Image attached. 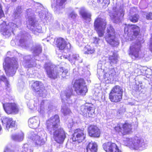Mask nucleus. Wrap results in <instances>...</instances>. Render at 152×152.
<instances>
[{
    "label": "nucleus",
    "instance_id": "6e6d98bb",
    "mask_svg": "<svg viewBox=\"0 0 152 152\" xmlns=\"http://www.w3.org/2000/svg\"><path fill=\"white\" fill-rule=\"evenodd\" d=\"M140 6V8L141 9H144V8L147 7H146V6L145 7H141V6Z\"/></svg>",
    "mask_w": 152,
    "mask_h": 152
},
{
    "label": "nucleus",
    "instance_id": "423d86ee",
    "mask_svg": "<svg viewBox=\"0 0 152 152\" xmlns=\"http://www.w3.org/2000/svg\"><path fill=\"white\" fill-rule=\"evenodd\" d=\"M144 42L143 39L140 38L137 40L135 43H132L130 47L129 54L131 55L133 58H140L146 57L145 54H142L140 48L141 44Z\"/></svg>",
    "mask_w": 152,
    "mask_h": 152
},
{
    "label": "nucleus",
    "instance_id": "0eeeda50",
    "mask_svg": "<svg viewBox=\"0 0 152 152\" xmlns=\"http://www.w3.org/2000/svg\"><path fill=\"white\" fill-rule=\"evenodd\" d=\"M140 31L139 27L135 25H126L124 27V35L126 41H131L138 37Z\"/></svg>",
    "mask_w": 152,
    "mask_h": 152
},
{
    "label": "nucleus",
    "instance_id": "f03ea898",
    "mask_svg": "<svg viewBox=\"0 0 152 152\" xmlns=\"http://www.w3.org/2000/svg\"><path fill=\"white\" fill-rule=\"evenodd\" d=\"M44 67L48 77L52 79H55L61 77L64 79H66L69 75L67 69L63 67L56 69L50 62L45 63Z\"/></svg>",
    "mask_w": 152,
    "mask_h": 152
},
{
    "label": "nucleus",
    "instance_id": "5701e85b",
    "mask_svg": "<svg viewBox=\"0 0 152 152\" xmlns=\"http://www.w3.org/2000/svg\"><path fill=\"white\" fill-rule=\"evenodd\" d=\"M85 136L86 135L83 130L77 129L74 131L72 139L73 141H77V142L80 143L84 140Z\"/></svg>",
    "mask_w": 152,
    "mask_h": 152
},
{
    "label": "nucleus",
    "instance_id": "13d9d810",
    "mask_svg": "<svg viewBox=\"0 0 152 152\" xmlns=\"http://www.w3.org/2000/svg\"><path fill=\"white\" fill-rule=\"evenodd\" d=\"M1 130H2V128H1V125H0V132H1Z\"/></svg>",
    "mask_w": 152,
    "mask_h": 152
},
{
    "label": "nucleus",
    "instance_id": "c85d7f7f",
    "mask_svg": "<svg viewBox=\"0 0 152 152\" xmlns=\"http://www.w3.org/2000/svg\"><path fill=\"white\" fill-rule=\"evenodd\" d=\"M72 89H70L61 92L60 96L62 102H65L70 98L72 94Z\"/></svg>",
    "mask_w": 152,
    "mask_h": 152
},
{
    "label": "nucleus",
    "instance_id": "c03bdc74",
    "mask_svg": "<svg viewBox=\"0 0 152 152\" xmlns=\"http://www.w3.org/2000/svg\"><path fill=\"white\" fill-rule=\"evenodd\" d=\"M99 3H104L105 6H107L110 3V0H97Z\"/></svg>",
    "mask_w": 152,
    "mask_h": 152
},
{
    "label": "nucleus",
    "instance_id": "a878e982",
    "mask_svg": "<svg viewBox=\"0 0 152 152\" xmlns=\"http://www.w3.org/2000/svg\"><path fill=\"white\" fill-rule=\"evenodd\" d=\"M67 0H56V6H54V9L55 12L57 14L62 12L63 9L64 7L65 2Z\"/></svg>",
    "mask_w": 152,
    "mask_h": 152
},
{
    "label": "nucleus",
    "instance_id": "3c124183",
    "mask_svg": "<svg viewBox=\"0 0 152 152\" xmlns=\"http://www.w3.org/2000/svg\"><path fill=\"white\" fill-rule=\"evenodd\" d=\"M32 12V10L31 9H28L27 10V12L28 15H30V14H31V13H30V12H31V13Z\"/></svg>",
    "mask_w": 152,
    "mask_h": 152
},
{
    "label": "nucleus",
    "instance_id": "7c9ffc66",
    "mask_svg": "<svg viewBox=\"0 0 152 152\" xmlns=\"http://www.w3.org/2000/svg\"><path fill=\"white\" fill-rule=\"evenodd\" d=\"M30 58V56H28L25 57L24 58L26 60L23 64L24 66L27 67H31L36 66V63H35V61L33 59L31 58V59H29V58Z\"/></svg>",
    "mask_w": 152,
    "mask_h": 152
},
{
    "label": "nucleus",
    "instance_id": "f8f14e48",
    "mask_svg": "<svg viewBox=\"0 0 152 152\" xmlns=\"http://www.w3.org/2000/svg\"><path fill=\"white\" fill-rule=\"evenodd\" d=\"M94 27L99 37H103L104 34V31L107 24L105 19L99 16L95 20Z\"/></svg>",
    "mask_w": 152,
    "mask_h": 152
},
{
    "label": "nucleus",
    "instance_id": "a18cd8bd",
    "mask_svg": "<svg viewBox=\"0 0 152 152\" xmlns=\"http://www.w3.org/2000/svg\"><path fill=\"white\" fill-rule=\"evenodd\" d=\"M77 15V14L74 11H72L69 13V17L72 19H74L76 17Z\"/></svg>",
    "mask_w": 152,
    "mask_h": 152
},
{
    "label": "nucleus",
    "instance_id": "864d4df0",
    "mask_svg": "<svg viewBox=\"0 0 152 152\" xmlns=\"http://www.w3.org/2000/svg\"><path fill=\"white\" fill-rule=\"evenodd\" d=\"M52 107V106L51 105H50L49 104L48 105V108L49 110H50L51 109V107Z\"/></svg>",
    "mask_w": 152,
    "mask_h": 152
},
{
    "label": "nucleus",
    "instance_id": "4be33fe9",
    "mask_svg": "<svg viewBox=\"0 0 152 152\" xmlns=\"http://www.w3.org/2000/svg\"><path fill=\"white\" fill-rule=\"evenodd\" d=\"M104 150L107 152H122L116 144L111 142H106L103 145Z\"/></svg>",
    "mask_w": 152,
    "mask_h": 152
},
{
    "label": "nucleus",
    "instance_id": "5fc2aeb1",
    "mask_svg": "<svg viewBox=\"0 0 152 152\" xmlns=\"http://www.w3.org/2000/svg\"><path fill=\"white\" fill-rule=\"evenodd\" d=\"M139 85H138V87H137V89H136V90L137 91H138L139 90H140V88L139 87Z\"/></svg>",
    "mask_w": 152,
    "mask_h": 152
},
{
    "label": "nucleus",
    "instance_id": "9d476101",
    "mask_svg": "<svg viewBox=\"0 0 152 152\" xmlns=\"http://www.w3.org/2000/svg\"><path fill=\"white\" fill-rule=\"evenodd\" d=\"M123 89L118 86L114 87L109 94V98L110 100L113 102H120L122 99Z\"/></svg>",
    "mask_w": 152,
    "mask_h": 152
},
{
    "label": "nucleus",
    "instance_id": "8fccbe9b",
    "mask_svg": "<svg viewBox=\"0 0 152 152\" xmlns=\"http://www.w3.org/2000/svg\"><path fill=\"white\" fill-rule=\"evenodd\" d=\"M146 18L148 20L152 19V13L150 12L148 13L146 15Z\"/></svg>",
    "mask_w": 152,
    "mask_h": 152
},
{
    "label": "nucleus",
    "instance_id": "2eb2a0df",
    "mask_svg": "<svg viewBox=\"0 0 152 152\" xmlns=\"http://www.w3.org/2000/svg\"><path fill=\"white\" fill-rule=\"evenodd\" d=\"M73 88L77 94L79 95H85L87 92L86 86L83 79L76 80L74 83Z\"/></svg>",
    "mask_w": 152,
    "mask_h": 152
},
{
    "label": "nucleus",
    "instance_id": "79ce46f5",
    "mask_svg": "<svg viewBox=\"0 0 152 152\" xmlns=\"http://www.w3.org/2000/svg\"><path fill=\"white\" fill-rule=\"evenodd\" d=\"M21 12V7H18L16 8V11L14 13V15H15V18H17L19 16V15Z\"/></svg>",
    "mask_w": 152,
    "mask_h": 152
},
{
    "label": "nucleus",
    "instance_id": "680f3d73",
    "mask_svg": "<svg viewBox=\"0 0 152 152\" xmlns=\"http://www.w3.org/2000/svg\"><path fill=\"white\" fill-rule=\"evenodd\" d=\"M65 58H66V57H65Z\"/></svg>",
    "mask_w": 152,
    "mask_h": 152
},
{
    "label": "nucleus",
    "instance_id": "49530a36",
    "mask_svg": "<svg viewBox=\"0 0 152 152\" xmlns=\"http://www.w3.org/2000/svg\"><path fill=\"white\" fill-rule=\"evenodd\" d=\"M115 130L118 132L121 133V131L122 130V128L119 126V125H118L117 126H115L114 127Z\"/></svg>",
    "mask_w": 152,
    "mask_h": 152
},
{
    "label": "nucleus",
    "instance_id": "cd10ccee",
    "mask_svg": "<svg viewBox=\"0 0 152 152\" xmlns=\"http://www.w3.org/2000/svg\"><path fill=\"white\" fill-rule=\"evenodd\" d=\"M79 12L83 18L86 22H89L91 20V14L88 12L84 8H81L79 11Z\"/></svg>",
    "mask_w": 152,
    "mask_h": 152
},
{
    "label": "nucleus",
    "instance_id": "09e8293b",
    "mask_svg": "<svg viewBox=\"0 0 152 152\" xmlns=\"http://www.w3.org/2000/svg\"><path fill=\"white\" fill-rule=\"evenodd\" d=\"M4 15L3 11L2 10L1 5L0 4V19L3 17Z\"/></svg>",
    "mask_w": 152,
    "mask_h": 152
},
{
    "label": "nucleus",
    "instance_id": "4c0bfd02",
    "mask_svg": "<svg viewBox=\"0 0 152 152\" xmlns=\"http://www.w3.org/2000/svg\"><path fill=\"white\" fill-rule=\"evenodd\" d=\"M32 50L33 52L34 55L35 56H37L41 53L42 48L39 45H38Z\"/></svg>",
    "mask_w": 152,
    "mask_h": 152
},
{
    "label": "nucleus",
    "instance_id": "412c9836",
    "mask_svg": "<svg viewBox=\"0 0 152 152\" xmlns=\"http://www.w3.org/2000/svg\"><path fill=\"white\" fill-rule=\"evenodd\" d=\"M1 120L3 125L5 126L6 129L8 131L10 129H15V122L13 121L12 118L3 116L1 118Z\"/></svg>",
    "mask_w": 152,
    "mask_h": 152
},
{
    "label": "nucleus",
    "instance_id": "c756f323",
    "mask_svg": "<svg viewBox=\"0 0 152 152\" xmlns=\"http://www.w3.org/2000/svg\"><path fill=\"white\" fill-rule=\"evenodd\" d=\"M122 130L121 134L123 135L130 133L132 129L131 124L128 123H125L122 125Z\"/></svg>",
    "mask_w": 152,
    "mask_h": 152
},
{
    "label": "nucleus",
    "instance_id": "72a5a7b5",
    "mask_svg": "<svg viewBox=\"0 0 152 152\" xmlns=\"http://www.w3.org/2000/svg\"><path fill=\"white\" fill-rule=\"evenodd\" d=\"M69 61L71 63L74 64L76 61L79 62H82V61L79 55L77 54H73L70 55L68 57Z\"/></svg>",
    "mask_w": 152,
    "mask_h": 152
},
{
    "label": "nucleus",
    "instance_id": "052dcab7",
    "mask_svg": "<svg viewBox=\"0 0 152 152\" xmlns=\"http://www.w3.org/2000/svg\"><path fill=\"white\" fill-rule=\"evenodd\" d=\"M10 53V52H8L7 53V54H9Z\"/></svg>",
    "mask_w": 152,
    "mask_h": 152
},
{
    "label": "nucleus",
    "instance_id": "7ed1b4c3",
    "mask_svg": "<svg viewBox=\"0 0 152 152\" xmlns=\"http://www.w3.org/2000/svg\"><path fill=\"white\" fill-rule=\"evenodd\" d=\"M118 55L116 53H113L112 55H110L109 56V59L110 62H107L104 64V66L105 67V69H103V67L101 66V64L99 63L98 65V67H99L101 69H103V71L105 72L106 71L109 70L107 72H105L104 75V78L107 79L108 80H111L113 79V77L115 74V72L113 68V65L116 64L118 62ZM99 69H98V70Z\"/></svg>",
    "mask_w": 152,
    "mask_h": 152
},
{
    "label": "nucleus",
    "instance_id": "e433bc0d",
    "mask_svg": "<svg viewBox=\"0 0 152 152\" xmlns=\"http://www.w3.org/2000/svg\"><path fill=\"white\" fill-rule=\"evenodd\" d=\"M61 112L65 116L69 115L71 113V111L67 106L65 104H63L62 106Z\"/></svg>",
    "mask_w": 152,
    "mask_h": 152
},
{
    "label": "nucleus",
    "instance_id": "603ef678",
    "mask_svg": "<svg viewBox=\"0 0 152 152\" xmlns=\"http://www.w3.org/2000/svg\"><path fill=\"white\" fill-rule=\"evenodd\" d=\"M14 43L15 41L14 40H12L11 41V43L12 46H14L15 45V44H14Z\"/></svg>",
    "mask_w": 152,
    "mask_h": 152
},
{
    "label": "nucleus",
    "instance_id": "6e6552de",
    "mask_svg": "<svg viewBox=\"0 0 152 152\" xmlns=\"http://www.w3.org/2000/svg\"><path fill=\"white\" fill-rule=\"evenodd\" d=\"M38 130L37 133L33 132H31L28 137L32 141L34 144L38 147L44 145L45 143L43 138L45 135V131L40 129H38Z\"/></svg>",
    "mask_w": 152,
    "mask_h": 152
},
{
    "label": "nucleus",
    "instance_id": "bb28decb",
    "mask_svg": "<svg viewBox=\"0 0 152 152\" xmlns=\"http://www.w3.org/2000/svg\"><path fill=\"white\" fill-rule=\"evenodd\" d=\"M40 123L39 118L34 117L30 118L28 121L29 127L31 128L35 129L38 127Z\"/></svg>",
    "mask_w": 152,
    "mask_h": 152
},
{
    "label": "nucleus",
    "instance_id": "c9c22d12",
    "mask_svg": "<svg viewBox=\"0 0 152 152\" xmlns=\"http://www.w3.org/2000/svg\"><path fill=\"white\" fill-rule=\"evenodd\" d=\"M84 53L85 54H92L95 51L94 48L90 46L87 45L84 48Z\"/></svg>",
    "mask_w": 152,
    "mask_h": 152
},
{
    "label": "nucleus",
    "instance_id": "dca6fc26",
    "mask_svg": "<svg viewBox=\"0 0 152 152\" xmlns=\"http://www.w3.org/2000/svg\"><path fill=\"white\" fill-rule=\"evenodd\" d=\"M27 24L28 28L31 30L34 34H37V33H41L42 32L41 26L36 23L34 17L29 16Z\"/></svg>",
    "mask_w": 152,
    "mask_h": 152
},
{
    "label": "nucleus",
    "instance_id": "f704fd0d",
    "mask_svg": "<svg viewBox=\"0 0 152 152\" xmlns=\"http://www.w3.org/2000/svg\"><path fill=\"white\" fill-rule=\"evenodd\" d=\"M27 34V33H25L24 34L23 33V34H19L18 35V37H19L21 36L20 39L19 40V43L18 44V45L21 46L23 47H26V42L25 40L24 39H26V35Z\"/></svg>",
    "mask_w": 152,
    "mask_h": 152
},
{
    "label": "nucleus",
    "instance_id": "20e7f679",
    "mask_svg": "<svg viewBox=\"0 0 152 152\" xmlns=\"http://www.w3.org/2000/svg\"><path fill=\"white\" fill-rule=\"evenodd\" d=\"M122 143L132 150L138 151L144 150L147 146L143 139L137 137L124 138Z\"/></svg>",
    "mask_w": 152,
    "mask_h": 152
},
{
    "label": "nucleus",
    "instance_id": "ddd939ff",
    "mask_svg": "<svg viewBox=\"0 0 152 152\" xmlns=\"http://www.w3.org/2000/svg\"><path fill=\"white\" fill-rule=\"evenodd\" d=\"M123 9L121 7L118 9V6L114 7L112 11L109 13V15L111 19L115 23H118L120 21L124 15Z\"/></svg>",
    "mask_w": 152,
    "mask_h": 152
},
{
    "label": "nucleus",
    "instance_id": "de8ad7c7",
    "mask_svg": "<svg viewBox=\"0 0 152 152\" xmlns=\"http://www.w3.org/2000/svg\"><path fill=\"white\" fill-rule=\"evenodd\" d=\"M4 152H14L12 149L10 148V146L8 145L6 147Z\"/></svg>",
    "mask_w": 152,
    "mask_h": 152
},
{
    "label": "nucleus",
    "instance_id": "473e14b6",
    "mask_svg": "<svg viewBox=\"0 0 152 152\" xmlns=\"http://www.w3.org/2000/svg\"><path fill=\"white\" fill-rule=\"evenodd\" d=\"M12 140L17 142H20L23 140L24 134L22 132L12 134L11 136Z\"/></svg>",
    "mask_w": 152,
    "mask_h": 152
},
{
    "label": "nucleus",
    "instance_id": "aec40b11",
    "mask_svg": "<svg viewBox=\"0 0 152 152\" xmlns=\"http://www.w3.org/2000/svg\"><path fill=\"white\" fill-rule=\"evenodd\" d=\"M80 113L83 116L88 117H92L94 115V109L91 107L90 104H86L80 107Z\"/></svg>",
    "mask_w": 152,
    "mask_h": 152
},
{
    "label": "nucleus",
    "instance_id": "58836bf2",
    "mask_svg": "<svg viewBox=\"0 0 152 152\" xmlns=\"http://www.w3.org/2000/svg\"><path fill=\"white\" fill-rule=\"evenodd\" d=\"M30 148L28 144H24L22 147V152H33V149Z\"/></svg>",
    "mask_w": 152,
    "mask_h": 152
},
{
    "label": "nucleus",
    "instance_id": "393cba45",
    "mask_svg": "<svg viewBox=\"0 0 152 152\" xmlns=\"http://www.w3.org/2000/svg\"><path fill=\"white\" fill-rule=\"evenodd\" d=\"M88 132L90 136L98 137H99L100 132L99 129L96 126L91 125L88 128Z\"/></svg>",
    "mask_w": 152,
    "mask_h": 152
},
{
    "label": "nucleus",
    "instance_id": "ea45409f",
    "mask_svg": "<svg viewBox=\"0 0 152 152\" xmlns=\"http://www.w3.org/2000/svg\"><path fill=\"white\" fill-rule=\"evenodd\" d=\"M0 80L4 82L7 86L8 87H9L10 84L9 82L7 79L4 75H2L0 76Z\"/></svg>",
    "mask_w": 152,
    "mask_h": 152
},
{
    "label": "nucleus",
    "instance_id": "37998d69",
    "mask_svg": "<svg viewBox=\"0 0 152 152\" xmlns=\"http://www.w3.org/2000/svg\"><path fill=\"white\" fill-rule=\"evenodd\" d=\"M93 41L94 43L98 45H100L102 42V40L100 39L99 38L96 37H94Z\"/></svg>",
    "mask_w": 152,
    "mask_h": 152
},
{
    "label": "nucleus",
    "instance_id": "1a4fd4ad",
    "mask_svg": "<svg viewBox=\"0 0 152 152\" xmlns=\"http://www.w3.org/2000/svg\"><path fill=\"white\" fill-rule=\"evenodd\" d=\"M106 33L104 38L106 41L112 46H116L119 43L117 38L115 37V31L110 25L107 26Z\"/></svg>",
    "mask_w": 152,
    "mask_h": 152
},
{
    "label": "nucleus",
    "instance_id": "6ab92c4d",
    "mask_svg": "<svg viewBox=\"0 0 152 152\" xmlns=\"http://www.w3.org/2000/svg\"><path fill=\"white\" fill-rule=\"evenodd\" d=\"M3 105L5 112L8 114H16L19 112V107L15 103H6Z\"/></svg>",
    "mask_w": 152,
    "mask_h": 152
},
{
    "label": "nucleus",
    "instance_id": "9b49d317",
    "mask_svg": "<svg viewBox=\"0 0 152 152\" xmlns=\"http://www.w3.org/2000/svg\"><path fill=\"white\" fill-rule=\"evenodd\" d=\"M17 26L12 22H10L7 25L5 21H3L0 24V30L4 35L8 37L11 33H13V30L18 27Z\"/></svg>",
    "mask_w": 152,
    "mask_h": 152
},
{
    "label": "nucleus",
    "instance_id": "a211bd4d",
    "mask_svg": "<svg viewBox=\"0 0 152 152\" xmlns=\"http://www.w3.org/2000/svg\"><path fill=\"white\" fill-rule=\"evenodd\" d=\"M32 88L39 96L43 97L45 96L46 91L43 85L41 82L38 81L34 82L32 85Z\"/></svg>",
    "mask_w": 152,
    "mask_h": 152
},
{
    "label": "nucleus",
    "instance_id": "b1692460",
    "mask_svg": "<svg viewBox=\"0 0 152 152\" xmlns=\"http://www.w3.org/2000/svg\"><path fill=\"white\" fill-rule=\"evenodd\" d=\"M55 44L57 47L61 50H69L71 48V45L69 43L66 42L62 38H58L54 39Z\"/></svg>",
    "mask_w": 152,
    "mask_h": 152
},
{
    "label": "nucleus",
    "instance_id": "f257e3e1",
    "mask_svg": "<svg viewBox=\"0 0 152 152\" xmlns=\"http://www.w3.org/2000/svg\"><path fill=\"white\" fill-rule=\"evenodd\" d=\"M60 120L58 115L52 116L46 121V127L49 133H53V138L57 143L62 144L66 137V133L63 129L59 127Z\"/></svg>",
    "mask_w": 152,
    "mask_h": 152
},
{
    "label": "nucleus",
    "instance_id": "4d7b16f0",
    "mask_svg": "<svg viewBox=\"0 0 152 152\" xmlns=\"http://www.w3.org/2000/svg\"><path fill=\"white\" fill-rule=\"evenodd\" d=\"M69 124H70L69 125H70V127H71L72 126V125H73V124L72 123H69Z\"/></svg>",
    "mask_w": 152,
    "mask_h": 152
},
{
    "label": "nucleus",
    "instance_id": "bf43d9fd",
    "mask_svg": "<svg viewBox=\"0 0 152 152\" xmlns=\"http://www.w3.org/2000/svg\"><path fill=\"white\" fill-rule=\"evenodd\" d=\"M12 2H15L16 0H11Z\"/></svg>",
    "mask_w": 152,
    "mask_h": 152
},
{
    "label": "nucleus",
    "instance_id": "2f4dec72",
    "mask_svg": "<svg viewBox=\"0 0 152 152\" xmlns=\"http://www.w3.org/2000/svg\"><path fill=\"white\" fill-rule=\"evenodd\" d=\"M87 152H96L97 145L95 142H91L89 143L87 147Z\"/></svg>",
    "mask_w": 152,
    "mask_h": 152
},
{
    "label": "nucleus",
    "instance_id": "a19ab883",
    "mask_svg": "<svg viewBox=\"0 0 152 152\" xmlns=\"http://www.w3.org/2000/svg\"><path fill=\"white\" fill-rule=\"evenodd\" d=\"M139 19V16L137 14L131 16L130 17V20L134 23H135Z\"/></svg>",
    "mask_w": 152,
    "mask_h": 152
},
{
    "label": "nucleus",
    "instance_id": "4468645a",
    "mask_svg": "<svg viewBox=\"0 0 152 152\" xmlns=\"http://www.w3.org/2000/svg\"><path fill=\"white\" fill-rule=\"evenodd\" d=\"M36 10L32 11V12L36 11L39 13V17L45 22L44 20L48 22L52 20V18L50 14H49L46 10L44 8L42 5L39 3H37L35 5Z\"/></svg>",
    "mask_w": 152,
    "mask_h": 152
},
{
    "label": "nucleus",
    "instance_id": "39448f33",
    "mask_svg": "<svg viewBox=\"0 0 152 152\" xmlns=\"http://www.w3.org/2000/svg\"><path fill=\"white\" fill-rule=\"evenodd\" d=\"M3 65L6 74L9 76L14 75L18 68L17 61L15 58L10 59L9 57L6 58Z\"/></svg>",
    "mask_w": 152,
    "mask_h": 152
},
{
    "label": "nucleus",
    "instance_id": "f3484780",
    "mask_svg": "<svg viewBox=\"0 0 152 152\" xmlns=\"http://www.w3.org/2000/svg\"><path fill=\"white\" fill-rule=\"evenodd\" d=\"M45 102L42 101L40 104L37 101H35L34 103L30 101L27 104V106L29 108L33 111H37L40 114H43L45 111V108L44 104Z\"/></svg>",
    "mask_w": 152,
    "mask_h": 152
}]
</instances>
